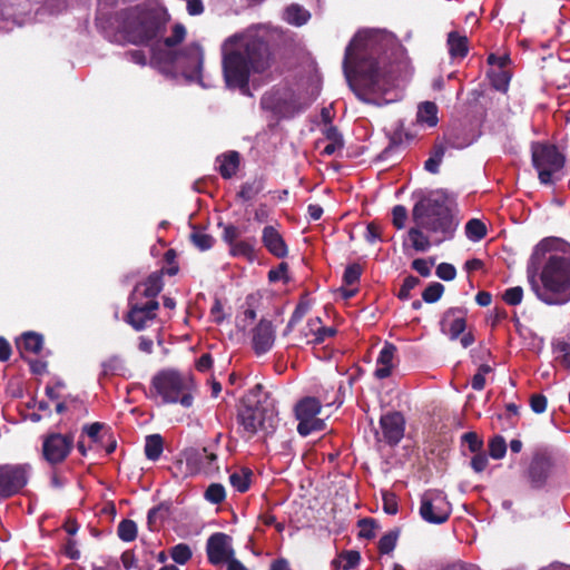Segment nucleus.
Returning a JSON list of instances; mask_svg holds the SVG:
<instances>
[{
	"mask_svg": "<svg viewBox=\"0 0 570 570\" xmlns=\"http://www.w3.org/2000/svg\"><path fill=\"white\" fill-rule=\"evenodd\" d=\"M343 69L358 100L383 106L399 99L396 77L372 48H357L352 41L345 49Z\"/></svg>",
	"mask_w": 570,
	"mask_h": 570,
	"instance_id": "1",
	"label": "nucleus"
},
{
	"mask_svg": "<svg viewBox=\"0 0 570 570\" xmlns=\"http://www.w3.org/2000/svg\"><path fill=\"white\" fill-rule=\"evenodd\" d=\"M222 50L225 85L244 95L249 92L250 73H263L272 66L269 45L259 37H229Z\"/></svg>",
	"mask_w": 570,
	"mask_h": 570,
	"instance_id": "2",
	"label": "nucleus"
},
{
	"mask_svg": "<svg viewBox=\"0 0 570 570\" xmlns=\"http://www.w3.org/2000/svg\"><path fill=\"white\" fill-rule=\"evenodd\" d=\"M116 21L128 42L148 46L164 37L170 14L161 6L141 3L118 11Z\"/></svg>",
	"mask_w": 570,
	"mask_h": 570,
	"instance_id": "3",
	"label": "nucleus"
},
{
	"mask_svg": "<svg viewBox=\"0 0 570 570\" xmlns=\"http://www.w3.org/2000/svg\"><path fill=\"white\" fill-rule=\"evenodd\" d=\"M412 220L419 227H423L432 234L441 235V237L435 240L436 245L453 238L458 227V222H455L448 206L446 195L439 190L423 195L414 204L412 208Z\"/></svg>",
	"mask_w": 570,
	"mask_h": 570,
	"instance_id": "4",
	"label": "nucleus"
},
{
	"mask_svg": "<svg viewBox=\"0 0 570 570\" xmlns=\"http://www.w3.org/2000/svg\"><path fill=\"white\" fill-rule=\"evenodd\" d=\"M541 285L530 279L537 297L548 305H561L570 301V257L551 254L541 274Z\"/></svg>",
	"mask_w": 570,
	"mask_h": 570,
	"instance_id": "5",
	"label": "nucleus"
},
{
	"mask_svg": "<svg viewBox=\"0 0 570 570\" xmlns=\"http://www.w3.org/2000/svg\"><path fill=\"white\" fill-rule=\"evenodd\" d=\"M195 390L193 380L180 372L171 368L157 372L150 383V399L160 397L165 404L179 403L189 409L194 403L193 392Z\"/></svg>",
	"mask_w": 570,
	"mask_h": 570,
	"instance_id": "6",
	"label": "nucleus"
},
{
	"mask_svg": "<svg viewBox=\"0 0 570 570\" xmlns=\"http://www.w3.org/2000/svg\"><path fill=\"white\" fill-rule=\"evenodd\" d=\"M242 438L252 439L259 431L265 434L273 433L277 425V419L273 412L261 405H243L236 416Z\"/></svg>",
	"mask_w": 570,
	"mask_h": 570,
	"instance_id": "7",
	"label": "nucleus"
},
{
	"mask_svg": "<svg viewBox=\"0 0 570 570\" xmlns=\"http://www.w3.org/2000/svg\"><path fill=\"white\" fill-rule=\"evenodd\" d=\"M532 165L538 171V178L543 185L553 184L552 176L560 171L566 164V157L558 147L548 142H533L531 146Z\"/></svg>",
	"mask_w": 570,
	"mask_h": 570,
	"instance_id": "8",
	"label": "nucleus"
},
{
	"mask_svg": "<svg viewBox=\"0 0 570 570\" xmlns=\"http://www.w3.org/2000/svg\"><path fill=\"white\" fill-rule=\"evenodd\" d=\"M322 410L321 402L313 396L303 397L295 405V417L298 421L297 432L302 436H307L313 432L324 431L325 421L317 417Z\"/></svg>",
	"mask_w": 570,
	"mask_h": 570,
	"instance_id": "9",
	"label": "nucleus"
},
{
	"mask_svg": "<svg viewBox=\"0 0 570 570\" xmlns=\"http://www.w3.org/2000/svg\"><path fill=\"white\" fill-rule=\"evenodd\" d=\"M31 465L29 463L11 464L6 463L0 465V497L2 499H10L20 493L21 490L28 484L31 473Z\"/></svg>",
	"mask_w": 570,
	"mask_h": 570,
	"instance_id": "10",
	"label": "nucleus"
},
{
	"mask_svg": "<svg viewBox=\"0 0 570 570\" xmlns=\"http://www.w3.org/2000/svg\"><path fill=\"white\" fill-rule=\"evenodd\" d=\"M451 512V503L442 491L428 490L421 495L420 515L425 522L442 524L449 520Z\"/></svg>",
	"mask_w": 570,
	"mask_h": 570,
	"instance_id": "11",
	"label": "nucleus"
},
{
	"mask_svg": "<svg viewBox=\"0 0 570 570\" xmlns=\"http://www.w3.org/2000/svg\"><path fill=\"white\" fill-rule=\"evenodd\" d=\"M173 61L181 69L186 79L202 83L204 50L199 43L193 42L187 45L174 55Z\"/></svg>",
	"mask_w": 570,
	"mask_h": 570,
	"instance_id": "12",
	"label": "nucleus"
},
{
	"mask_svg": "<svg viewBox=\"0 0 570 570\" xmlns=\"http://www.w3.org/2000/svg\"><path fill=\"white\" fill-rule=\"evenodd\" d=\"M75 445L72 433H48L42 441V456L51 465L62 463L71 453Z\"/></svg>",
	"mask_w": 570,
	"mask_h": 570,
	"instance_id": "13",
	"label": "nucleus"
},
{
	"mask_svg": "<svg viewBox=\"0 0 570 570\" xmlns=\"http://www.w3.org/2000/svg\"><path fill=\"white\" fill-rule=\"evenodd\" d=\"M159 309L158 301H135L128 298V312L124 320L135 331L140 332L149 326V324L157 318Z\"/></svg>",
	"mask_w": 570,
	"mask_h": 570,
	"instance_id": "14",
	"label": "nucleus"
},
{
	"mask_svg": "<svg viewBox=\"0 0 570 570\" xmlns=\"http://www.w3.org/2000/svg\"><path fill=\"white\" fill-rule=\"evenodd\" d=\"M553 468L552 456L547 452H537L533 454L524 475L534 490L542 489L550 476Z\"/></svg>",
	"mask_w": 570,
	"mask_h": 570,
	"instance_id": "15",
	"label": "nucleus"
},
{
	"mask_svg": "<svg viewBox=\"0 0 570 570\" xmlns=\"http://www.w3.org/2000/svg\"><path fill=\"white\" fill-rule=\"evenodd\" d=\"M207 560L213 566L225 563L235 556L233 539L224 532L210 534L206 541Z\"/></svg>",
	"mask_w": 570,
	"mask_h": 570,
	"instance_id": "16",
	"label": "nucleus"
},
{
	"mask_svg": "<svg viewBox=\"0 0 570 570\" xmlns=\"http://www.w3.org/2000/svg\"><path fill=\"white\" fill-rule=\"evenodd\" d=\"M384 441L391 445H397L404 436L405 419L399 411H391L380 419Z\"/></svg>",
	"mask_w": 570,
	"mask_h": 570,
	"instance_id": "17",
	"label": "nucleus"
},
{
	"mask_svg": "<svg viewBox=\"0 0 570 570\" xmlns=\"http://www.w3.org/2000/svg\"><path fill=\"white\" fill-rule=\"evenodd\" d=\"M164 273L163 269L154 272L145 281L137 283L128 298L140 302L157 301L164 287Z\"/></svg>",
	"mask_w": 570,
	"mask_h": 570,
	"instance_id": "18",
	"label": "nucleus"
},
{
	"mask_svg": "<svg viewBox=\"0 0 570 570\" xmlns=\"http://www.w3.org/2000/svg\"><path fill=\"white\" fill-rule=\"evenodd\" d=\"M468 311L463 307H450L440 321L441 331L451 340H456L466 328Z\"/></svg>",
	"mask_w": 570,
	"mask_h": 570,
	"instance_id": "19",
	"label": "nucleus"
},
{
	"mask_svg": "<svg viewBox=\"0 0 570 570\" xmlns=\"http://www.w3.org/2000/svg\"><path fill=\"white\" fill-rule=\"evenodd\" d=\"M275 342V328L272 321L262 318L252 331V345L256 355L271 351Z\"/></svg>",
	"mask_w": 570,
	"mask_h": 570,
	"instance_id": "20",
	"label": "nucleus"
},
{
	"mask_svg": "<svg viewBox=\"0 0 570 570\" xmlns=\"http://www.w3.org/2000/svg\"><path fill=\"white\" fill-rule=\"evenodd\" d=\"M262 243L267 252L276 258H285L288 255V247L284 237L273 225L263 228Z\"/></svg>",
	"mask_w": 570,
	"mask_h": 570,
	"instance_id": "21",
	"label": "nucleus"
},
{
	"mask_svg": "<svg viewBox=\"0 0 570 570\" xmlns=\"http://www.w3.org/2000/svg\"><path fill=\"white\" fill-rule=\"evenodd\" d=\"M396 352L394 344L386 342L380 351L377 357V367L374 371V376L379 380H384L392 374L393 358Z\"/></svg>",
	"mask_w": 570,
	"mask_h": 570,
	"instance_id": "22",
	"label": "nucleus"
},
{
	"mask_svg": "<svg viewBox=\"0 0 570 570\" xmlns=\"http://www.w3.org/2000/svg\"><path fill=\"white\" fill-rule=\"evenodd\" d=\"M266 187V177L255 176L252 179L244 181L236 194V198L243 203L254 200Z\"/></svg>",
	"mask_w": 570,
	"mask_h": 570,
	"instance_id": "23",
	"label": "nucleus"
},
{
	"mask_svg": "<svg viewBox=\"0 0 570 570\" xmlns=\"http://www.w3.org/2000/svg\"><path fill=\"white\" fill-rule=\"evenodd\" d=\"M449 55L452 59H463L469 53V39L459 31H450L446 38Z\"/></svg>",
	"mask_w": 570,
	"mask_h": 570,
	"instance_id": "24",
	"label": "nucleus"
},
{
	"mask_svg": "<svg viewBox=\"0 0 570 570\" xmlns=\"http://www.w3.org/2000/svg\"><path fill=\"white\" fill-rule=\"evenodd\" d=\"M216 161L219 164L217 169L220 176L224 179H230L239 168L240 156L238 151L230 150L219 155Z\"/></svg>",
	"mask_w": 570,
	"mask_h": 570,
	"instance_id": "25",
	"label": "nucleus"
},
{
	"mask_svg": "<svg viewBox=\"0 0 570 570\" xmlns=\"http://www.w3.org/2000/svg\"><path fill=\"white\" fill-rule=\"evenodd\" d=\"M256 238L248 237L245 239H238L232 246H229L228 253L233 257H244L248 262H254L256 259Z\"/></svg>",
	"mask_w": 570,
	"mask_h": 570,
	"instance_id": "26",
	"label": "nucleus"
},
{
	"mask_svg": "<svg viewBox=\"0 0 570 570\" xmlns=\"http://www.w3.org/2000/svg\"><path fill=\"white\" fill-rule=\"evenodd\" d=\"M17 347L21 353L39 354L43 347V336L36 332H26L17 340Z\"/></svg>",
	"mask_w": 570,
	"mask_h": 570,
	"instance_id": "27",
	"label": "nucleus"
},
{
	"mask_svg": "<svg viewBox=\"0 0 570 570\" xmlns=\"http://www.w3.org/2000/svg\"><path fill=\"white\" fill-rule=\"evenodd\" d=\"M323 134L325 138L328 140V144L324 147L322 155L332 156L337 150L343 149V136L336 126L330 125L324 129Z\"/></svg>",
	"mask_w": 570,
	"mask_h": 570,
	"instance_id": "28",
	"label": "nucleus"
},
{
	"mask_svg": "<svg viewBox=\"0 0 570 570\" xmlns=\"http://www.w3.org/2000/svg\"><path fill=\"white\" fill-rule=\"evenodd\" d=\"M438 106L433 101H423L419 105L416 120L420 124H426L429 127L438 125Z\"/></svg>",
	"mask_w": 570,
	"mask_h": 570,
	"instance_id": "29",
	"label": "nucleus"
},
{
	"mask_svg": "<svg viewBox=\"0 0 570 570\" xmlns=\"http://www.w3.org/2000/svg\"><path fill=\"white\" fill-rule=\"evenodd\" d=\"M252 476L253 471L244 466L229 475V482L236 491L245 493L250 487Z\"/></svg>",
	"mask_w": 570,
	"mask_h": 570,
	"instance_id": "30",
	"label": "nucleus"
},
{
	"mask_svg": "<svg viewBox=\"0 0 570 570\" xmlns=\"http://www.w3.org/2000/svg\"><path fill=\"white\" fill-rule=\"evenodd\" d=\"M164 451V439L160 434L146 436L145 455L150 461H157Z\"/></svg>",
	"mask_w": 570,
	"mask_h": 570,
	"instance_id": "31",
	"label": "nucleus"
},
{
	"mask_svg": "<svg viewBox=\"0 0 570 570\" xmlns=\"http://www.w3.org/2000/svg\"><path fill=\"white\" fill-rule=\"evenodd\" d=\"M309 17V12L298 4H291L285 10L286 21L297 27L305 24Z\"/></svg>",
	"mask_w": 570,
	"mask_h": 570,
	"instance_id": "32",
	"label": "nucleus"
},
{
	"mask_svg": "<svg viewBox=\"0 0 570 570\" xmlns=\"http://www.w3.org/2000/svg\"><path fill=\"white\" fill-rule=\"evenodd\" d=\"M423 230H425L423 227H419L417 225H415L414 227L410 228L407 232L409 238L412 243V247L416 252H425L431 246L430 239L423 233Z\"/></svg>",
	"mask_w": 570,
	"mask_h": 570,
	"instance_id": "33",
	"label": "nucleus"
},
{
	"mask_svg": "<svg viewBox=\"0 0 570 570\" xmlns=\"http://www.w3.org/2000/svg\"><path fill=\"white\" fill-rule=\"evenodd\" d=\"M491 85L499 91H507L511 79L510 72L505 68L491 69L488 72Z\"/></svg>",
	"mask_w": 570,
	"mask_h": 570,
	"instance_id": "34",
	"label": "nucleus"
},
{
	"mask_svg": "<svg viewBox=\"0 0 570 570\" xmlns=\"http://www.w3.org/2000/svg\"><path fill=\"white\" fill-rule=\"evenodd\" d=\"M400 533L401 530L399 528H394L382 535L377 543L379 552L381 554L391 553L396 547Z\"/></svg>",
	"mask_w": 570,
	"mask_h": 570,
	"instance_id": "35",
	"label": "nucleus"
},
{
	"mask_svg": "<svg viewBox=\"0 0 570 570\" xmlns=\"http://www.w3.org/2000/svg\"><path fill=\"white\" fill-rule=\"evenodd\" d=\"M170 513V503L161 502L157 507L151 508L147 514V524L154 530L157 521H164Z\"/></svg>",
	"mask_w": 570,
	"mask_h": 570,
	"instance_id": "36",
	"label": "nucleus"
},
{
	"mask_svg": "<svg viewBox=\"0 0 570 570\" xmlns=\"http://www.w3.org/2000/svg\"><path fill=\"white\" fill-rule=\"evenodd\" d=\"M465 235L470 240L479 242L487 236V226L482 220L472 218L465 225Z\"/></svg>",
	"mask_w": 570,
	"mask_h": 570,
	"instance_id": "37",
	"label": "nucleus"
},
{
	"mask_svg": "<svg viewBox=\"0 0 570 570\" xmlns=\"http://www.w3.org/2000/svg\"><path fill=\"white\" fill-rule=\"evenodd\" d=\"M137 524L134 520L124 519L117 528V534L124 542H131L137 538Z\"/></svg>",
	"mask_w": 570,
	"mask_h": 570,
	"instance_id": "38",
	"label": "nucleus"
},
{
	"mask_svg": "<svg viewBox=\"0 0 570 570\" xmlns=\"http://www.w3.org/2000/svg\"><path fill=\"white\" fill-rule=\"evenodd\" d=\"M489 455L494 460L504 458L507 453V442L503 436L495 435L488 443Z\"/></svg>",
	"mask_w": 570,
	"mask_h": 570,
	"instance_id": "39",
	"label": "nucleus"
},
{
	"mask_svg": "<svg viewBox=\"0 0 570 570\" xmlns=\"http://www.w3.org/2000/svg\"><path fill=\"white\" fill-rule=\"evenodd\" d=\"M169 554L171 559L178 564H186L193 557L191 549L186 543H178L174 546Z\"/></svg>",
	"mask_w": 570,
	"mask_h": 570,
	"instance_id": "40",
	"label": "nucleus"
},
{
	"mask_svg": "<svg viewBox=\"0 0 570 570\" xmlns=\"http://www.w3.org/2000/svg\"><path fill=\"white\" fill-rule=\"evenodd\" d=\"M444 289L445 287L443 284L432 282L422 292V299L428 304H433L442 297Z\"/></svg>",
	"mask_w": 570,
	"mask_h": 570,
	"instance_id": "41",
	"label": "nucleus"
},
{
	"mask_svg": "<svg viewBox=\"0 0 570 570\" xmlns=\"http://www.w3.org/2000/svg\"><path fill=\"white\" fill-rule=\"evenodd\" d=\"M218 227L222 228V240L229 246L236 243L242 236V230L234 224L218 223Z\"/></svg>",
	"mask_w": 570,
	"mask_h": 570,
	"instance_id": "42",
	"label": "nucleus"
},
{
	"mask_svg": "<svg viewBox=\"0 0 570 570\" xmlns=\"http://www.w3.org/2000/svg\"><path fill=\"white\" fill-rule=\"evenodd\" d=\"M205 499L213 504L222 503L226 499L224 485L220 483H212L205 491Z\"/></svg>",
	"mask_w": 570,
	"mask_h": 570,
	"instance_id": "43",
	"label": "nucleus"
},
{
	"mask_svg": "<svg viewBox=\"0 0 570 570\" xmlns=\"http://www.w3.org/2000/svg\"><path fill=\"white\" fill-rule=\"evenodd\" d=\"M363 267L358 263H353L346 266L343 274V283L347 286H352L360 282Z\"/></svg>",
	"mask_w": 570,
	"mask_h": 570,
	"instance_id": "44",
	"label": "nucleus"
},
{
	"mask_svg": "<svg viewBox=\"0 0 570 570\" xmlns=\"http://www.w3.org/2000/svg\"><path fill=\"white\" fill-rule=\"evenodd\" d=\"M357 525L360 528L358 537L365 538V539H373L375 538V529L379 527L377 522L373 518H363L360 519L357 522Z\"/></svg>",
	"mask_w": 570,
	"mask_h": 570,
	"instance_id": "45",
	"label": "nucleus"
},
{
	"mask_svg": "<svg viewBox=\"0 0 570 570\" xmlns=\"http://www.w3.org/2000/svg\"><path fill=\"white\" fill-rule=\"evenodd\" d=\"M186 37V28L181 23H176L173 27L171 35L164 38L163 42L166 47L173 48L184 41Z\"/></svg>",
	"mask_w": 570,
	"mask_h": 570,
	"instance_id": "46",
	"label": "nucleus"
},
{
	"mask_svg": "<svg viewBox=\"0 0 570 570\" xmlns=\"http://www.w3.org/2000/svg\"><path fill=\"white\" fill-rule=\"evenodd\" d=\"M554 352L558 353L557 361L560 362V364L569 370L570 368V344L564 341H558L553 345Z\"/></svg>",
	"mask_w": 570,
	"mask_h": 570,
	"instance_id": "47",
	"label": "nucleus"
},
{
	"mask_svg": "<svg viewBox=\"0 0 570 570\" xmlns=\"http://www.w3.org/2000/svg\"><path fill=\"white\" fill-rule=\"evenodd\" d=\"M190 242L200 250H208L213 247L215 239L212 235L194 232L190 234Z\"/></svg>",
	"mask_w": 570,
	"mask_h": 570,
	"instance_id": "48",
	"label": "nucleus"
},
{
	"mask_svg": "<svg viewBox=\"0 0 570 570\" xmlns=\"http://www.w3.org/2000/svg\"><path fill=\"white\" fill-rule=\"evenodd\" d=\"M101 376L118 374L122 368V361L119 356H111L101 363Z\"/></svg>",
	"mask_w": 570,
	"mask_h": 570,
	"instance_id": "49",
	"label": "nucleus"
},
{
	"mask_svg": "<svg viewBox=\"0 0 570 570\" xmlns=\"http://www.w3.org/2000/svg\"><path fill=\"white\" fill-rule=\"evenodd\" d=\"M421 283L420 278L413 275H409L404 278L403 284L397 293V297L401 301H406L411 297V291L414 289Z\"/></svg>",
	"mask_w": 570,
	"mask_h": 570,
	"instance_id": "50",
	"label": "nucleus"
},
{
	"mask_svg": "<svg viewBox=\"0 0 570 570\" xmlns=\"http://www.w3.org/2000/svg\"><path fill=\"white\" fill-rule=\"evenodd\" d=\"M523 298V288L521 286L509 287L502 294L505 304L517 306L521 304Z\"/></svg>",
	"mask_w": 570,
	"mask_h": 570,
	"instance_id": "51",
	"label": "nucleus"
},
{
	"mask_svg": "<svg viewBox=\"0 0 570 570\" xmlns=\"http://www.w3.org/2000/svg\"><path fill=\"white\" fill-rule=\"evenodd\" d=\"M435 264V258L430 257L429 261L424 258H416L412 262L411 267L417 272L422 277L431 275V267Z\"/></svg>",
	"mask_w": 570,
	"mask_h": 570,
	"instance_id": "52",
	"label": "nucleus"
},
{
	"mask_svg": "<svg viewBox=\"0 0 570 570\" xmlns=\"http://www.w3.org/2000/svg\"><path fill=\"white\" fill-rule=\"evenodd\" d=\"M392 223L395 228L402 229L405 226L407 219V209L403 205H395L392 209Z\"/></svg>",
	"mask_w": 570,
	"mask_h": 570,
	"instance_id": "53",
	"label": "nucleus"
},
{
	"mask_svg": "<svg viewBox=\"0 0 570 570\" xmlns=\"http://www.w3.org/2000/svg\"><path fill=\"white\" fill-rule=\"evenodd\" d=\"M341 559L343 562V566H342L343 570H350L360 563L361 554L356 550H347L341 554Z\"/></svg>",
	"mask_w": 570,
	"mask_h": 570,
	"instance_id": "54",
	"label": "nucleus"
},
{
	"mask_svg": "<svg viewBox=\"0 0 570 570\" xmlns=\"http://www.w3.org/2000/svg\"><path fill=\"white\" fill-rule=\"evenodd\" d=\"M435 274L440 279L450 282L456 277V268L450 263H441L438 265Z\"/></svg>",
	"mask_w": 570,
	"mask_h": 570,
	"instance_id": "55",
	"label": "nucleus"
},
{
	"mask_svg": "<svg viewBox=\"0 0 570 570\" xmlns=\"http://www.w3.org/2000/svg\"><path fill=\"white\" fill-rule=\"evenodd\" d=\"M462 441L468 444L471 452L482 451L483 440L475 432H466L462 435Z\"/></svg>",
	"mask_w": 570,
	"mask_h": 570,
	"instance_id": "56",
	"label": "nucleus"
},
{
	"mask_svg": "<svg viewBox=\"0 0 570 570\" xmlns=\"http://www.w3.org/2000/svg\"><path fill=\"white\" fill-rule=\"evenodd\" d=\"M287 272H288V264L285 263V262H282L277 268H273L268 272V281L271 283H275V282H278L281 279H283L285 283H287L289 281L288 276H287Z\"/></svg>",
	"mask_w": 570,
	"mask_h": 570,
	"instance_id": "57",
	"label": "nucleus"
},
{
	"mask_svg": "<svg viewBox=\"0 0 570 570\" xmlns=\"http://www.w3.org/2000/svg\"><path fill=\"white\" fill-rule=\"evenodd\" d=\"M336 334V328L332 326H318L315 330V337L308 343L322 344L327 337H333Z\"/></svg>",
	"mask_w": 570,
	"mask_h": 570,
	"instance_id": "58",
	"label": "nucleus"
},
{
	"mask_svg": "<svg viewBox=\"0 0 570 570\" xmlns=\"http://www.w3.org/2000/svg\"><path fill=\"white\" fill-rule=\"evenodd\" d=\"M470 464L474 472H476V473L483 472L489 464L487 454L482 451L474 453V455L471 459Z\"/></svg>",
	"mask_w": 570,
	"mask_h": 570,
	"instance_id": "59",
	"label": "nucleus"
},
{
	"mask_svg": "<svg viewBox=\"0 0 570 570\" xmlns=\"http://www.w3.org/2000/svg\"><path fill=\"white\" fill-rule=\"evenodd\" d=\"M548 400L543 394H532L530 396V407L537 413L541 414L547 410Z\"/></svg>",
	"mask_w": 570,
	"mask_h": 570,
	"instance_id": "60",
	"label": "nucleus"
},
{
	"mask_svg": "<svg viewBox=\"0 0 570 570\" xmlns=\"http://www.w3.org/2000/svg\"><path fill=\"white\" fill-rule=\"evenodd\" d=\"M505 411H507V413L505 414H499L497 416V420L500 421V422L503 421V420H507V421H509L510 425H514L517 423V420H518L519 407L514 403H509L505 406Z\"/></svg>",
	"mask_w": 570,
	"mask_h": 570,
	"instance_id": "61",
	"label": "nucleus"
},
{
	"mask_svg": "<svg viewBox=\"0 0 570 570\" xmlns=\"http://www.w3.org/2000/svg\"><path fill=\"white\" fill-rule=\"evenodd\" d=\"M177 254L175 249L170 248L166 250L164 255V261L169 265V268L166 269V273L170 276H174L178 273L179 267L176 262Z\"/></svg>",
	"mask_w": 570,
	"mask_h": 570,
	"instance_id": "62",
	"label": "nucleus"
},
{
	"mask_svg": "<svg viewBox=\"0 0 570 570\" xmlns=\"http://www.w3.org/2000/svg\"><path fill=\"white\" fill-rule=\"evenodd\" d=\"M487 61L491 66V69H500L508 66L510 58L508 55L497 56L494 53H490L487 58Z\"/></svg>",
	"mask_w": 570,
	"mask_h": 570,
	"instance_id": "63",
	"label": "nucleus"
},
{
	"mask_svg": "<svg viewBox=\"0 0 570 570\" xmlns=\"http://www.w3.org/2000/svg\"><path fill=\"white\" fill-rule=\"evenodd\" d=\"M214 358L210 353H204L195 364L198 372L205 373L213 367Z\"/></svg>",
	"mask_w": 570,
	"mask_h": 570,
	"instance_id": "64",
	"label": "nucleus"
}]
</instances>
